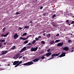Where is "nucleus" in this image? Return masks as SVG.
<instances>
[{
	"label": "nucleus",
	"mask_w": 74,
	"mask_h": 74,
	"mask_svg": "<svg viewBox=\"0 0 74 74\" xmlns=\"http://www.w3.org/2000/svg\"><path fill=\"white\" fill-rule=\"evenodd\" d=\"M34 63V62H33L32 61L31 62H28L24 63L23 64V65H24V66H30V65H32V64H33Z\"/></svg>",
	"instance_id": "nucleus-1"
},
{
	"label": "nucleus",
	"mask_w": 74,
	"mask_h": 74,
	"mask_svg": "<svg viewBox=\"0 0 74 74\" xmlns=\"http://www.w3.org/2000/svg\"><path fill=\"white\" fill-rule=\"evenodd\" d=\"M38 49V47H36L35 48H34L33 47H32L31 49V51H36Z\"/></svg>",
	"instance_id": "nucleus-2"
},
{
	"label": "nucleus",
	"mask_w": 74,
	"mask_h": 74,
	"mask_svg": "<svg viewBox=\"0 0 74 74\" xmlns=\"http://www.w3.org/2000/svg\"><path fill=\"white\" fill-rule=\"evenodd\" d=\"M41 59L40 58H38L36 59H35L33 60V61L34 62H37L39 60Z\"/></svg>",
	"instance_id": "nucleus-3"
},
{
	"label": "nucleus",
	"mask_w": 74,
	"mask_h": 74,
	"mask_svg": "<svg viewBox=\"0 0 74 74\" xmlns=\"http://www.w3.org/2000/svg\"><path fill=\"white\" fill-rule=\"evenodd\" d=\"M8 50H6V51H2L1 53V55H4V54H6V53H7V52H8Z\"/></svg>",
	"instance_id": "nucleus-4"
},
{
	"label": "nucleus",
	"mask_w": 74,
	"mask_h": 74,
	"mask_svg": "<svg viewBox=\"0 0 74 74\" xmlns=\"http://www.w3.org/2000/svg\"><path fill=\"white\" fill-rule=\"evenodd\" d=\"M66 52H62L61 54V56H60V58L65 56H66Z\"/></svg>",
	"instance_id": "nucleus-5"
},
{
	"label": "nucleus",
	"mask_w": 74,
	"mask_h": 74,
	"mask_svg": "<svg viewBox=\"0 0 74 74\" xmlns=\"http://www.w3.org/2000/svg\"><path fill=\"white\" fill-rule=\"evenodd\" d=\"M9 34V32L8 33L6 34L5 35V34H2L1 36V37H5L7 36H8V35Z\"/></svg>",
	"instance_id": "nucleus-6"
},
{
	"label": "nucleus",
	"mask_w": 74,
	"mask_h": 74,
	"mask_svg": "<svg viewBox=\"0 0 74 74\" xmlns=\"http://www.w3.org/2000/svg\"><path fill=\"white\" fill-rule=\"evenodd\" d=\"M63 45V42L59 43L57 44V47H62Z\"/></svg>",
	"instance_id": "nucleus-7"
},
{
	"label": "nucleus",
	"mask_w": 74,
	"mask_h": 74,
	"mask_svg": "<svg viewBox=\"0 0 74 74\" xmlns=\"http://www.w3.org/2000/svg\"><path fill=\"white\" fill-rule=\"evenodd\" d=\"M19 61H15L13 63V65H16L17 64H18V63H19Z\"/></svg>",
	"instance_id": "nucleus-8"
},
{
	"label": "nucleus",
	"mask_w": 74,
	"mask_h": 74,
	"mask_svg": "<svg viewBox=\"0 0 74 74\" xmlns=\"http://www.w3.org/2000/svg\"><path fill=\"white\" fill-rule=\"evenodd\" d=\"M63 49L64 51H69V48L67 47H64Z\"/></svg>",
	"instance_id": "nucleus-9"
},
{
	"label": "nucleus",
	"mask_w": 74,
	"mask_h": 74,
	"mask_svg": "<svg viewBox=\"0 0 74 74\" xmlns=\"http://www.w3.org/2000/svg\"><path fill=\"white\" fill-rule=\"evenodd\" d=\"M19 37V35H18V34H16L14 36V39H16V38H18V37Z\"/></svg>",
	"instance_id": "nucleus-10"
},
{
	"label": "nucleus",
	"mask_w": 74,
	"mask_h": 74,
	"mask_svg": "<svg viewBox=\"0 0 74 74\" xmlns=\"http://www.w3.org/2000/svg\"><path fill=\"white\" fill-rule=\"evenodd\" d=\"M19 58V55L18 54H16L14 57H13L14 59H16Z\"/></svg>",
	"instance_id": "nucleus-11"
},
{
	"label": "nucleus",
	"mask_w": 74,
	"mask_h": 74,
	"mask_svg": "<svg viewBox=\"0 0 74 74\" xmlns=\"http://www.w3.org/2000/svg\"><path fill=\"white\" fill-rule=\"evenodd\" d=\"M22 63V61H20V62H19L18 64H17V65H16L15 66V67H17L19 65V64H21V63Z\"/></svg>",
	"instance_id": "nucleus-12"
},
{
	"label": "nucleus",
	"mask_w": 74,
	"mask_h": 74,
	"mask_svg": "<svg viewBox=\"0 0 74 74\" xmlns=\"http://www.w3.org/2000/svg\"><path fill=\"white\" fill-rule=\"evenodd\" d=\"M51 54H52V53H51L50 52H49V53H47L46 54V56L47 57H48L49 56H50V55H51Z\"/></svg>",
	"instance_id": "nucleus-13"
},
{
	"label": "nucleus",
	"mask_w": 74,
	"mask_h": 74,
	"mask_svg": "<svg viewBox=\"0 0 74 74\" xmlns=\"http://www.w3.org/2000/svg\"><path fill=\"white\" fill-rule=\"evenodd\" d=\"M55 44V42L53 40H52V41H50V44L51 45H52L53 44Z\"/></svg>",
	"instance_id": "nucleus-14"
},
{
	"label": "nucleus",
	"mask_w": 74,
	"mask_h": 74,
	"mask_svg": "<svg viewBox=\"0 0 74 74\" xmlns=\"http://www.w3.org/2000/svg\"><path fill=\"white\" fill-rule=\"evenodd\" d=\"M60 53H59L58 54H56L55 53H54V56H59V55H60Z\"/></svg>",
	"instance_id": "nucleus-15"
},
{
	"label": "nucleus",
	"mask_w": 74,
	"mask_h": 74,
	"mask_svg": "<svg viewBox=\"0 0 74 74\" xmlns=\"http://www.w3.org/2000/svg\"><path fill=\"white\" fill-rule=\"evenodd\" d=\"M27 36V33H25L23 34V35L21 36V37H22V36Z\"/></svg>",
	"instance_id": "nucleus-16"
},
{
	"label": "nucleus",
	"mask_w": 74,
	"mask_h": 74,
	"mask_svg": "<svg viewBox=\"0 0 74 74\" xmlns=\"http://www.w3.org/2000/svg\"><path fill=\"white\" fill-rule=\"evenodd\" d=\"M60 41V40H56L55 41V43H57V42H59V41Z\"/></svg>",
	"instance_id": "nucleus-17"
},
{
	"label": "nucleus",
	"mask_w": 74,
	"mask_h": 74,
	"mask_svg": "<svg viewBox=\"0 0 74 74\" xmlns=\"http://www.w3.org/2000/svg\"><path fill=\"white\" fill-rule=\"evenodd\" d=\"M36 41H36V40H34L32 42V44H34L36 43Z\"/></svg>",
	"instance_id": "nucleus-18"
},
{
	"label": "nucleus",
	"mask_w": 74,
	"mask_h": 74,
	"mask_svg": "<svg viewBox=\"0 0 74 74\" xmlns=\"http://www.w3.org/2000/svg\"><path fill=\"white\" fill-rule=\"evenodd\" d=\"M0 42H5V39H3V40H1L0 39Z\"/></svg>",
	"instance_id": "nucleus-19"
},
{
	"label": "nucleus",
	"mask_w": 74,
	"mask_h": 74,
	"mask_svg": "<svg viewBox=\"0 0 74 74\" xmlns=\"http://www.w3.org/2000/svg\"><path fill=\"white\" fill-rule=\"evenodd\" d=\"M68 43H71V42H72V40H68Z\"/></svg>",
	"instance_id": "nucleus-20"
},
{
	"label": "nucleus",
	"mask_w": 74,
	"mask_h": 74,
	"mask_svg": "<svg viewBox=\"0 0 74 74\" xmlns=\"http://www.w3.org/2000/svg\"><path fill=\"white\" fill-rule=\"evenodd\" d=\"M24 29H28L29 28V26H26L24 27Z\"/></svg>",
	"instance_id": "nucleus-21"
},
{
	"label": "nucleus",
	"mask_w": 74,
	"mask_h": 74,
	"mask_svg": "<svg viewBox=\"0 0 74 74\" xmlns=\"http://www.w3.org/2000/svg\"><path fill=\"white\" fill-rule=\"evenodd\" d=\"M70 22H72L71 23V24H74V21H72L71 20H70Z\"/></svg>",
	"instance_id": "nucleus-22"
},
{
	"label": "nucleus",
	"mask_w": 74,
	"mask_h": 74,
	"mask_svg": "<svg viewBox=\"0 0 74 74\" xmlns=\"http://www.w3.org/2000/svg\"><path fill=\"white\" fill-rule=\"evenodd\" d=\"M28 43V41L27 40H26L25 42H24V44H27Z\"/></svg>",
	"instance_id": "nucleus-23"
},
{
	"label": "nucleus",
	"mask_w": 74,
	"mask_h": 74,
	"mask_svg": "<svg viewBox=\"0 0 74 74\" xmlns=\"http://www.w3.org/2000/svg\"><path fill=\"white\" fill-rule=\"evenodd\" d=\"M69 22H70V21H69L68 20H67L66 21V23H67V25H69Z\"/></svg>",
	"instance_id": "nucleus-24"
},
{
	"label": "nucleus",
	"mask_w": 74,
	"mask_h": 74,
	"mask_svg": "<svg viewBox=\"0 0 74 74\" xmlns=\"http://www.w3.org/2000/svg\"><path fill=\"white\" fill-rule=\"evenodd\" d=\"M47 37H51V34H49L48 35H47Z\"/></svg>",
	"instance_id": "nucleus-25"
},
{
	"label": "nucleus",
	"mask_w": 74,
	"mask_h": 74,
	"mask_svg": "<svg viewBox=\"0 0 74 74\" xmlns=\"http://www.w3.org/2000/svg\"><path fill=\"white\" fill-rule=\"evenodd\" d=\"M5 29H6V28L5 27H4V28H3V32H4V31H5Z\"/></svg>",
	"instance_id": "nucleus-26"
},
{
	"label": "nucleus",
	"mask_w": 74,
	"mask_h": 74,
	"mask_svg": "<svg viewBox=\"0 0 74 74\" xmlns=\"http://www.w3.org/2000/svg\"><path fill=\"white\" fill-rule=\"evenodd\" d=\"M23 49L24 50H26V47H24Z\"/></svg>",
	"instance_id": "nucleus-27"
},
{
	"label": "nucleus",
	"mask_w": 74,
	"mask_h": 74,
	"mask_svg": "<svg viewBox=\"0 0 74 74\" xmlns=\"http://www.w3.org/2000/svg\"><path fill=\"white\" fill-rule=\"evenodd\" d=\"M35 40H36V41H38L39 39L38 38H35Z\"/></svg>",
	"instance_id": "nucleus-28"
},
{
	"label": "nucleus",
	"mask_w": 74,
	"mask_h": 74,
	"mask_svg": "<svg viewBox=\"0 0 74 74\" xmlns=\"http://www.w3.org/2000/svg\"><path fill=\"white\" fill-rule=\"evenodd\" d=\"M54 56V54H53V55H52L51 56V58L52 59H53V58H54V56Z\"/></svg>",
	"instance_id": "nucleus-29"
},
{
	"label": "nucleus",
	"mask_w": 74,
	"mask_h": 74,
	"mask_svg": "<svg viewBox=\"0 0 74 74\" xmlns=\"http://www.w3.org/2000/svg\"><path fill=\"white\" fill-rule=\"evenodd\" d=\"M41 43H42V44H45V42H44V41H42L41 42Z\"/></svg>",
	"instance_id": "nucleus-30"
},
{
	"label": "nucleus",
	"mask_w": 74,
	"mask_h": 74,
	"mask_svg": "<svg viewBox=\"0 0 74 74\" xmlns=\"http://www.w3.org/2000/svg\"><path fill=\"white\" fill-rule=\"evenodd\" d=\"M27 38H23V40H27Z\"/></svg>",
	"instance_id": "nucleus-31"
},
{
	"label": "nucleus",
	"mask_w": 74,
	"mask_h": 74,
	"mask_svg": "<svg viewBox=\"0 0 74 74\" xmlns=\"http://www.w3.org/2000/svg\"><path fill=\"white\" fill-rule=\"evenodd\" d=\"M41 59H45V57H44L43 56L41 57Z\"/></svg>",
	"instance_id": "nucleus-32"
},
{
	"label": "nucleus",
	"mask_w": 74,
	"mask_h": 74,
	"mask_svg": "<svg viewBox=\"0 0 74 74\" xmlns=\"http://www.w3.org/2000/svg\"><path fill=\"white\" fill-rule=\"evenodd\" d=\"M25 51V50H24L23 49H22L21 50V51H20V52H23V51Z\"/></svg>",
	"instance_id": "nucleus-33"
},
{
	"label": "nucleus",
	"mask_w": 74,
	"mask_h": 74,
	"mask_svg": "<svg viewBox=\"0 0 74 74\" xmlns=\"http://www.w3.org/2000/svg\"><path fill=\"white\" fill-rule=\"evenodd\" d=\"M15 46H13L12 49H15Z\"/></svg>",
	"instance_id": "nucleus-34"
},
{
	"label": "nucleus",
	"mask_w": 74,
	"mask_h": 74,
	"mask_svg": "<svg viewBox=\"0 0 74 74\" xmlns=\"http://www.w3.org/2000/svg\"><path fill=\"white\" fill-rule=\"evenodd\" d=\"M18 29H19V30H22V29H23V28H21V27H19Z\"/></svg>",
	"instance_id": "nucleus-35"
},
{
	"label": "nucleus",
	"mask_w": 74,
	"mask_h": 74,
	"mask_svg": "<svg viewBox=\"0 0 74 74\" xmlns=\"http://www.w3.org/2000/svg\"><path fill=\"white\" fill-rule=\"evenodd\" d=\"M56 16V14H54V15H53L52 16V17H54V18Z\"/></svg>",
	"instance_id": "nucleus-36"
},
{
	"label": "nucleus",
	"mask_w": 74,
	"mask_h": 74,
	"mask_svg": "<svg viewBox=\"0 0 74 74\" xmlns=\"http://www.w3.org/2000/svg\"><path fill=\"white\" fill-rule=\"evenodd\" d=\"M19 14V12H16V14H15V15H18Z\"/></svg>",
	"instance_id": "nucleus-37"
},
{
	"label": "nucleus",
	"mask_w": 74,
	"mask_h": 74,
	"mask_svg": "<svg viewBox=\"0 0 74 74\" xmlns=\"http://www.w3.org/2000/svg\"><path fill=\"white\" fill-rule=\"evenodd\" d=\"M50 50H51V49H49L47 50V51L48 52H49L50 51Z\"/></svg>",
	"instance_id": "nucleus-38"
},
{
	"label": "nucleus",
	"mask_w": 74,
	"mask_h": 74,
	"mask_svg": "<svg viewBox=\"0 0 74 74\" xmlns=\"http://www.w3.org/2000/svg\"><path fill=\"white\" fill-rule=\"evenodd\" d=\"M20 40H23V38L22 37H20Z\"/></svg>",
	"instance_id": "nucleus-39"
},
{
	"label": "nucleus",
	"mask_w": 74,
	"mask_h": 74,
	"mask_svg": "<svg viewBox=\"0 0 74 74\" xmlns=\"http://www.w3.org/2000/svg\"><path fill=\"white\" fill-rule=\"evenodd\" d=\"M29 37H32V35H29V36H28V37H27V38H28Z\"/></svg>",
	"instance_id": "nucleus-40"
},
{
	"label": "nucleus",
	"mask_w": 74,
	"mask_h": 74,
	"mask_svg": "<svg viewBox=\"0 0 74 74\" xmlns=\"http://www.w3.org/2000/svg\"><path fill=\"white\" fill-rule=\"evenodd\" d=\"M38 37V38H41V36H39Z\"/></svg>",
	"instance_id": "nucleus-41"
},
{
	"label": "nucleus",
	"mask_w": 74,
	"mask_h": 74,
	"mask_svg": "<svg viewBox=\"0 0 74 74\" xmlns=\"http://www.w3.org/2000/svg\"><path fill=\"white\" fill-rule=\"evenodd\" d=\"M56 36H59V34H57L56 35Z\"/></svg>",
	"instance_id": "nucleus-42"
},
{
	"label": "nucleus",
	"mask_w": 74,
	"mask_h": 74,
	"mask_svg": "<svg viewBox=\"0 0 74 74\" xmlns=\"http://www.w3.org/2000/svg\"><path fill=\"white\" fill-rule=\"evenodd\" d=\"M42 8H43V7L42 6V7H41V8H40V9L41 10V9H42Z\"/></svg>",
	"instance_id": "nucleus-43"
},
{
	"label": "nucleus",
	"mask_w": 74,
	"mask_h": 74,
	"mask_svg": "<svg viewBox=\"0 0 74 74\" xmlns=\"http://www.w3.org/2000/svg\"><path fill=\"white\" fill-rule=\"evenodd\" d=\"M23 57L22 56H21L20 57H19V59H21V58H22Z\"/></svg>",
	"instance_id": "nucleus-44"
},
{
	"label": "nucleus",
	"mask_w": 74,
	"mask_h": 74,
	"mask_svg": "<svg viewBox=\"0 0 74 74\" xmlns=\"http://www.w3.org/2000/svg\"><path fill=\"white\" fill-rule=\"evenodd\" d=\"M32 44L30 43H29L27 45H32Z\"/></svg>",
	"instance_id": "nucleus-45"
},
{
	"label": "nucleus",
	"mask_w": 74,
	"mask_h": 74,
	"mask_svg": "<svg viewBox=\"0 0 74 74\" xmlns=\"http://www.w3.org/2000/svg\"><path fill=\"white\" fill-rule=\"evenodd\" d=\"M43 36H45V33H44L43 34Z\"/></svg>",
	"instance_id": "nucleus-46"
},
{
	"label": "nucleus",
	"mask_w": 74,
	"mask_h": 74,
	"mask_svg": "<svg viewBox=\"0 0 74 74\" xmlns=\"http://www.w3.org/2000/svg\"><path fill=\"white\" fill-rule=\"evenodd\" d=\"M33 23V22H32V21H30V23Z\"/></svg>",
	"instance_id": "nucleus-47"
},
{
	"label": "nucleus",
	"mask_w": 74,
	"mask_h": 74,
	"mask_svg": "<svg viewBox=\"0 0 74 74\" xmlns=\"http://www.w3.org/2000/svg\"><path fill=\"white\" fill-rule=\"evenodd\" d=\"M52 59L51 58H50L48 59V60H51V59Z\"/></svg>",
	"instance_id": "nucleus-48"
},
{
	"label": "nucleus",
	"mask_w": 74,
	"mask_h": 74,
	"mask_svg": "<svg viewBox=\"0 0 74 74\" xmlns=\"http://www.w3.org/2000/svg\"><path fill=\"white\" fill-rule=\"evenodd\" d=\"M71 52H74V50H73L71 51Z\"/></svg>",
	"instance_id": "nucleus-49"
},
{
	"label": "nucleus",
	"mask_w": 74,
	"mask_h": 74,
	"mask_svg": "<svg viewBox=\"0 0 74 74\" xmlns=\"http://www.w3.org/2000/svg\"><path fill=\"white\" fill-rule=\"evenodd\" d=\"M4 45H6V43L4 42Z\"/></svg>",
	"instance_id": "nucleus-50"
},
{
	"label": "nucleus",
	"mask_w": 74,
	"mask_h": 74,
	"mask_svg": "<svg viewBox=\"0 0 74 74\" xmlns=\"http://www.w3.org/2000/svg\"><path fill=\"white\" fill-rule=\"evenodd\" d=\"M8 66H10V64H8Z\"/></svg>",
	"instance_id": "nucleus-51"
},
{
	"label": "nucleus",
	"mask_w": 74,
	"mask_h": 74,
	"mask_svg": "<svg viewBox=\"0 0 74 74\" xmlns=\"http://www.w3.org/2000/svg\"><path fill=\"white\" fill-rule=\"evenodd\" d=\"M60 56H61V55H60V56H59L58 57H60Z\"/></svg>",
	"instance_id": "nucleus-52"
},
{
	"label": "nucleus",
	"mask_w": 74,
	"mask_h": 74,
	"mask_svg": "<svg viewBox=\"0 0 74 74\" xmlns=\"http://www.w3.org/2000/svg\"><path fill=\"white\" fill-rule=\"evenodd\" d=\"M72 26L73 27H74V24L73 25H72Z\"/></svg>",
	"instance_id": "nucleus-53"
},
{
	"label": "nucleus",
	"mask_w": 74,
	"mask_h": 74,
	"mask_svg": "<svg viewBox=\"0 0 74 74\" xmlns=\"http://www.w3.org/2000/svg\"><path fill=\"white\" fill-rule=\"evenodd\" d=\"M53 18H54V17H52V19H53Z\"/></svg>",
	"instance_id": "nucleus-54"
},
{
	"label": "nucleus",
	"mask_w": 74,
	"mask_h": 74,
	"mask_svg": "<svg viewBox=\"0 0 74 74\" xmlns=\"http://www.w3.org/2000/svg\"><path fill=\"white\" fill-rule=\"evenodd\" d=\"M25 59V57H23V59Z\"/></svg>",
	"instance_id": "nucleus-55"
},
{
	"label": "nucleus",
	"mask_w": 74,
	"mask_h": 74,
	"mask_svg": "<svg viewBox=\"0 0 74 74\" xmlns=\"http://www.w3.org/2000/svg\"><path fill=\"white\" fill-rule=\"evenodd\" d=\"M71 36H73V34H71Z\"/></svg>",
	"instance_id": "nucleus-56"
},
{
	"label": "nucleus",
	"mask_w": 74,
	"mask_h": 74,
	"mask_svg": "<svg viewBox=\"0 0 74 74\" xmlns=\"http://www.w3.org/2000/svg\"><path fill=\"white\" fill-rule=\"evenodd\" d=\"M43 15L44 16H45V14H43Z\"/></svg>",
	"instance_id": "nucleus-57"
},
{
	"label": "nucleus",
	"mask_w": 74,
	"mask_h": 74,
	"mask_svg": "<svg viewBox=\"0 0 74 74\" xmlns=\"http://www.w3.org/2000/svg\"><path fill=\"white\" fill-rule=\"evenodd\" d=\"M68 25H69V26H70V24H69Z\"/></svg>",
	"instance_id": "nucleus-58"
},
{
	"label": "nucleus",
	"mask_w": 74,
	"mask_h": 74,
	"mask_svg": "<svg viewBox=\"0 0 74 74\" xmlns=\"http://www.w3.org/2000/svg\"><path fill=\"white\" fill-rule=\"evenodd\" d=\"M46 56V55H45L44 56Z\"/></svg>",
	"instance_id": "nucleus-59"
},
{
	"label": "nucleus",
	"mask_w": 74,
	"mask_h": 74,
	"mask_svg": "<svg viewBox=\"0 0 74 74\" xmlns=\"http://www.w3.org/2000/svg\"><path fill=\"white\" fill-rule=\"evenodd\" d=\"M64 31H66V29H64Z\"/></svg>",
	"instance_id": "nucleus-60"
},
{
	"label": "nucleus",
	"mask_w": 74,
	"mask_h": 74,
	"mask_svg": "<svg viewBox=\"0 0 74 74\" xmlns=\"http://www.w3.org/2000/svg\"><path fill=\"white\" fill-rule=\"evenodd\" d=\"M51 51H53V50H51Z\"/></svg>",
	"instance_id": "nucleus-61"
},
{
	"label": "nucleus",
	"mask_w": 74,
	"mask_h": 74,
	"mask_svg": "<svg viewBox=\"0 0 74 74\" xmlns=\"http://www.w3.org/2000/svg\"><path fill=\"white\" fill-rule=\"evenodd\" d=\"M0 44H1V43H0Z\"/></svg>",
	"instance_id": "nucleus-62"
},
{
	"label": "nucleus",
	"mask_w": 74,
	"mask_h": 74,
	"mask_svg": "<svg viewBox=\"0 0 74 74\" xmlns=\"http://www.w3.org/2000/svg\"><path fill=\"white\" fill-rule=\"evenodd\" d=\"M1 47V45H0V47Z\"/></svg>",
	"instance_id": "nucleus-63"
},
{
	"label": "nucleus",
	"mask_w": 74,
	"mask_h": 74,
	"mask_svg": "<svg viewBox=\"0 0 74 74\" xmlns=\"http://www.w3.org/2000/svg\"><path fill=\"white\" fill-rule=\"evenodd\" d=\"M73 48H72V49H73Z\"/></svg>",
	"instance_id": "nucleus-64"
}]
</instances>
